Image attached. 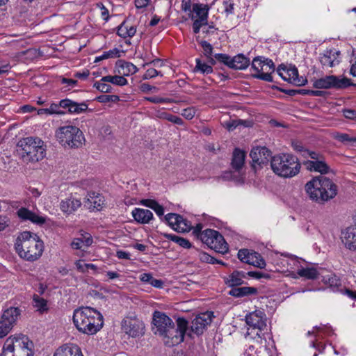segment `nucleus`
<instances>
[{"label":"nucleus","instance_id":"nucleus-38","mask_svg":"<svg viewBox=\"0 0 356 356\" xmlns=\"http://www.w3.org/2000/svg\"><path fill=\"white\" fill-rule=\"evenodd\" d=\"M298 274L300 277H305L309 280H315L320 278V273L318 270L314 267L312 268H302L298 270Z\"/></svg>","mask_w":356,"mask_h":356},{"label":"nucleus","instance_id":"nucleus-41","mask_svg":"<svg viewBox=\"0 0 356 356\" xmlns=\"http://www.w3.org/2000/svg\"><path fill=\"white\" fill-rule=\"evenodd\" d=\"M195 63L196 65L195 67L194 72H199L204 74H209L213 72L212 66L202 62L200 58H196Z\"/></svg>","mask_w":356,"mask_h":356},{"label":"nucleus","instance_id":"nucleus-17","mask_svg":"<svg viewBox=\"0 0 356 356\" xmlns=\"http://www.w3.org/2000/svg\"><path fill=\"white\" fill-rule=\"evenodd\" d=\"M238 258L243 263L259 268L266 267V261L258 252L248 249H241L238 252Z\"/></svg>","mask_w":356,"mask_h":356},{"label":"nucleus","instance_id":"nucleus-33","mask_svg":"<svg viewBox=\"0 0 356 356\" xmlns=\"http://www.w3.org/2000/svg\"><path fill=\"white\" fill-rule=\"evenodd\" d=\"M245 152L238 148H235L232 159V167L235 170H241L245 163Z\"/></svg>","mask_w":356,"mask_h":356},{"label":"nucleus","instance_id":"nucleus-50","mask_svg":"<svg viewBox=\"0 0 356 356\" xmlns=\"http://www.w3.org/2000/svg\"><path fill=\"white\" fill-rule=\"evenodd\" d=\"M200 44L203 49L204 56L207 58H210V56H211L213 54L212 45L205 40L201 41Z\"/></svg>","mask_w":356,"mask_h":356},{"label":"nucleus","instance_id":"nucleus-59","mask_svg":"<svg viewBox=\"0 0 356 356\" xmlns=\"http://www.w3.org/2000/svg\"><path fill=\"white\" fill-rule=\"evenodd\" d=\"M140 204L147 207H149L152 209L154 208V207L158 204V202L154 200L151 199H143L140 201Z\"/></svg>","mask_w":356,"mask_h":356},{"label":"nucleus","instance_id":"nucleus-19","mask_svg":"<svg viewBox=\"0 0 356 356\" xmlns=\"http://www.w3.org/2000/svg\"><path fill=\"white\" fill-rule=\"evenodd\" d=\"M122 330L131 337L142 336L144 333L145 326L142 321L130 318H124L122 321Z\"/></svg>","mask_w":356,"mask_h":356},{"label":"nucleus","instance_id":"nucleus-9","mask_svg":"<svg viewBox=\"0 0 356 356\" xmlns=\"http://www.w3.org/2000/svg\"><path fill=\"white\" fill-rule=\"evenodd\" d=\"M251 69L254 71L252 76L268 82H273L271 74L275 71V65L272 60L262 56L255 57L251 63Z\"/></svg>","mask_w":356,"mask_h":356},{"label":"nucleus","instance_id":"nucleus-44","mask_svg":"<svg viewBox=\"0 0 356 356\" xmlns=\"http://www.w3.org/2000/svg\"><path fill=\"white\" fill-rule=\"evenodd\" d=\"M152 109V115L154 117L168 120L169 114L168 113L165 111L164 108H156L153 107Z\"/></svg>","mask_w":356,"mask_h":356},{"label":"nucleus","instance_id":"nucleus-60","mask_svg":"<svg viewBox=\"0 0 356 356\" xmlns=\"http://www.w3.org/2000/svg\"><path fill=\"white\" fill-rule=\"evenodd\" d=\"M168 121L171 122L177 125H183L184 124V121L181 118L177 116V115H172L170 113L169 114Z\"/></svg>","mask_w":356,"mask_h":356},{"label":"nucleus","instance_id":"nucleus-51","mask_svg":"<svg viewBox=\"0 0 356 356\" xmlns=\"http://www.w3.org/2000/svg\"><path fill=\"white\" fill-rule=\"evenodd\" d=\"M156 76H162L163 74L161 73V72L156 70L154 68H149L146 70L145 73L144 74V75L143 76V79L147 80V79L154 78Z\"/></svg>","mask_w":356,"mask_h":356},{"label":"nucleus","instance_id":"nucleus-13","mask_svg":"<svg viewBox=\"0 0 356 356\" xmlns=\"http://www.w3.org/2000/svg\"><path fill=\"white\" fill-rule=\"evenodd\" d=\"M214 57L220 63L234 70H243L246 69L250 64V59L243 54H238L234 57H231L225 54H216Z\"/></svg>","mask_w":356,"mask_h":356},{"label":"nucleus","instance_id":"nucleus-55","mask_svg":"<svg viewBox=\"0 0 356 356\" xmlns=\"http://www.w3.org/2000/svg\"><path fill=\"white\" fill-rule=\"evenodd\" d=\"M207 24V21H204L202 19H195L193 24V29L195 33H198L200 32V28L203 25H206Z\"/></svg>","mask_w":356,"mask_h":356},{"label":"nucleus","instance_id":"nucleus-53","mask_svg":"<svg viewBox=\"0 0 356 356\" xmlns=\"http://www.w3.org/2000/svg\"><path fill=\"white\" fill-rule=\"evenodd\" d=\"M247 273L248 276H250L252 278L259 280L261 278L269 279L270 275L268 273H264L259 271H249Z\"/></svg>","mask_w":356,"mask_h":356},{"label":"nucleus","instance_id":"nucleus-47","mask_svg":"<svg viewBox=\"0 0 356 356\" xmlns=\"http://www.w3.org/2000/svg\"><path fill=\"white\" fill-rule=\"evenodd\" d=\"M241 124H243V121L241 120H229L223 123V126L228 131H233Z\"/></svg>","mask_w":356,"mask_h":356},{"label":"nucleus","instance_id":"nucleus-31","mask_svg":"<svg viewBox=\"0 0 356 356\" xmlns=\"http://www.w3.org/2000/svg\"><path fill=\"white\" fill-rule=\"evenodd\" d=\"M118 72L122 76H128L137 72L138 68L130 62L119 60L116 62Z\"/></svg>","mask_w":356,"mask_h":356},{"label":"nucleus","instance_id":"nucleus-62","mask_svg":"<svg viewBox=\"0 0 356 356\" xmlns=\"http://www.w3.org/2000/svg\"><path fill=\"white\" fill-rule=\"evenodd\" d=\"M153 277L150 273H143L140 275V280L144 283L150 284Z\"/></svg>","mask_w":356,"mask_h":356},{"label":"nucleus","instance_id":"nucleus-58","mask_svg":"<svg viewBox=\"0 0 356 356\" xmlns=\"http://www.w3.org/2000/svg\"><path fill=\"white\" fill-rule=\"evenodd\" d=\"M343 116L350 120H356V111L353 109H345L343 111Z\"/></svg>","mask_w":356,"mask_h":356},{"label":"nucleus","instance_id":"nucleus-6","mask_svg":"<svg viewBox=\"0 0 356 356\" xmlns=\"http://www.w3.org/2000/svg\"><path fill=\"white\" fill-rule=\"evenodd\" d=\"M270 166L275 175L284 178L295 177L300 172L301 168L298 159L291 154H279L273 156L270 160Z\"/></svg>","mask_w":356,"mask_h":356},{"label":"nucleus","instance_id":"nucleus-12","mask_svg":"<svg viewBox=\"0 0 356 356\" xmlns=\"http://www.w3.org/2000/svg\"><path fill=\"white\" fill-rule=\"evenodd\" d=\"M352 85L353 83H351L350 79L346 77L339 78L334 75L326 76L316 79L313 84L314 88L318 89H342L346 88Z\"/></svg>","mask_w":356,"mask_h":356},{"label":"nucleus","instance_id":"nucleus-32","mask_svg":"<svg viewBox=\"0 0 356 356\" xmlns=\"http://www.w3.org/2000/svg\"><path fill=\"white\" fill-rule=\"evenodd\" d=\"M136 32V27L134 25L129 24V20L126 19L118 27L117 34L122 38H131Z\"/></svg>","mask_w":356,"mask_h":356},{"label":"nucleus","instance_id":"nucleus-57","mask_svg":"<svg viewBox=\"0 0 356 356\" xmlns=\"http://www.w3.org/2000/svg\"><path fill=\"white\" fill-rule=\"evenodd\" d=\"M258 348H255L254 345H249L248 348L244 352V356H258Z\"/></svg>","mask_w":356,"mask_h":356},{"label":"nucleus","instance_id":"nucleus-28","mask_svg":"<svg viewBox=\"0 0 356 356\" xmlns=\"http://www.w3.org/2000/svg\"><path fill=\"white\" fill-rule=\"evenodd\" d=\"M342 241L346 248L356 251V225L346 229L343 233Z\"/></svg>","mask_w":356,"mask_h":356},{"label":"nucleus","instance_id":"nucleus-11","mask_svg":"<svg viewBox=\"0 0 356 356\" xmlns=\"http://www.w3.org/2000/svg\"><path fill=\"white\" fill-rule=\"evenodd\" d=\"M21 315V309L10 307L6 309L0 318V338L6 337L16 324Z\"/></svg>","mask_w":356,"mask_h":356},{"label":"nucleus","instance_id":"nucleus-3","mask_svg":"<svg viewBox=\"0 0 356 356\" xmlns=\"http://www.w3.org/2000/svg\"><path fill=\"white\" fill-rule=\"evenodd\" d=\"M15 248L22 259L34 261L42 254L44 243L36 234L26 231L21 232L17 237Z\"/></svg>","mask_w":356,"mask_h":356},{"label":"nucleus","instance_id":"nucleus-21","mask_svg":"<svg viewBox=\"0 0 356 356\" xmlns=\"http://www.w3.org/2000/svg\"><path fill=\"white\" fill-rule=\"evenodd\" d=\"M164 220L177 232H184L188 229L186 220L179 214L169 213L164 216Z\"/></svg>","mask_w":356,"mask_h":356},{"label":"nucleus","instance_id":"nucleus-16","mask_svg":"<svg viewBox=\"0 0 356 356\" xmlns=\"http://www.w3.org/2000/svg\"><path fill=\"white\" fill-rule=\"evenodd\" d=\"M277 72L283 80L297 86H303L307 82L306 79L299 78L298 69L295 66L287 68L282 64L277 67Z\"/></svg>","mask_w":356,"mask_h":356},{"label":"nucleus","instance_id":"nucleus-34","mask_svg":"<svg viewBox=\"0 0 356 356\" xmlns=\"http://www.w3.org/2000/svg\"><path fill=\"white\" fill-rule=\"evenodd\" d=\"M258 293V289L252 286H243L232 289L229 294L233 297L241 298L243 296L255 295Z\"/></svg>","mask_w":356,"mask_h":356},{"label":"nucleus","instance_id":"nucleus-29","mask_svg":"<svg viewBox=\"0 0 356 356\" xmlns=\"http://www.w3.org/2000/svg\"><path fill=\"white\" fill-rule=\"evenodd\" d=\"M247 277V273L244 271L234 270L225 279L226 284L233 288H236L243 284V280Z\"/></svg>","mask_w":356,"mask_h":356},{"label":"nucleus","instance_id":"nucleus-5","mask_svg":"<svg viewBox=\"0 0 356 356\" xmlns=\"http://www.w3.org/2000/svg\"><path fill=\"white\" fill-rule=\"evenodd\" d=\"M35 346L29 338L23 334L11 335L2 346L0 356H34Z\"/></svg>","mask_w":356,"mask_h":356},{"label":"nucleus","instance_id":"nucleus-49","mask_svg":"<svg viewBox=\"0 0 356 356\" xmlns=\"http://www.w3.org/2000/svg\"><path fill=\"white\" fill-rule=\"evenodd\" d=\"M196 112H197L196 108L193 107V106H191V107H188V108L182 110L181 114L186 120H192L195 117Z\"/></svg>","mask_w":356,"mask_h":356},{"label":"nucleus","instance_id":"nucleus-35","mask_svg":"<svg viewBox=\"0 0 356 356\" xmlns=\"http://www.w3.org/2000/svg\"><path fill=\"white\" fill-rule=\"evenodd\" d=\"M321 280L325 284L327 285L333 291L339 290V288L341 285V280L339 279V277L332 273H329L325 276H322Z\"/></svg>","mask_w":356,"mask_h":356},{"label":"nucleus","instance_id":"nucleus-56","mask_svg":"<svg viewBox=\"0 0 356 356\" xmlns=\"http://www.w3.org/2000/svg\"><path fill=\"white\" fill-rule=\"evenodd\" d=\"M140 90L143 92H148L150 91L156 92H158L159 88L155 86H152L149 85V83H143L140 85Z\"/></svg>","mask_w":356,"mask_h":356},{"label":"nucleus","instance_id":"nucleus-42","mask_svg":"<svg viewBox=\"0 0 356 356\" xmlns=\"http://www.w3.org/2000/svg\"><path fill=\"white\" fill-rule=\"evenodd\" d=\"M332 138L341 143H356V138L352 137L348 134L345 133H340V132H334L332 134Z\"/></svg>","mask_w":356,"mask_h":356},{"label":"nucleus","instance_id":"nucleus-7","mask_svg":"<svg viewBox=\"0 0 356 356\" xmlns=\"http://www.w3.org/2000/svg\"><path fill=\"white\" fill-rule=\"evenodd\" d=\"M17 152L24 162H37L46 154L44 142L39 138L27 137L17 143Z\"/></svg>","mask_w":356,"mask_h":356},{"label":"nucleus","instance_id":"nucleus-20","mask_svg":"<svg viewBox=\"0 0 356 356\" xmlns=\"http://www.w3.org/2000/svg\"><path fill=\"white\" fill-rule=\"evenodd\" d=\"M212 312H207L197 316L192 321L191 330L197 335L202 334L207 325L211 323Z\"/></svg>","mask_w":356,"mask_h":356},{"label":"nucleus","instance_id":"nucleus-64","mask_svg":"<svg viewBox=\"0 0 356 356\" xmlns=\"http://www.w3.org/2000/svg\"><path fill=\"white\" fill-rule=\"evenodd\" d=\"M120 51L118 48H113L108 51L106 54H108V57L109 58H119L120 57Z\"/></svg>","mask_w":356,"mask_h":356},{"label":"nucleus","instance_id":"nucleus-45","mask_svg":"<svg viewBox=\"0 0 356 356\" xmlns=\"http://www.w3.org/2000/svg\"><path fill=\"white\" fill-rule=\"evenodd\" d=\"M145 99L154 103V104H160V103H174L175 101L170 98H163V97H159L157 96L154 97H145Z\"/></svg>","mask_w":356,"mask_h":356},{"label":"nucleus","instance_id":"nucleus-15","mask_svg":"<svg viewBox=\"0 0 356 356\" xmlns=\"http://www.w3.org/2000/svg\"><path fill=\"white\" fill-rule=\"evenodd\" d=\"M305 152L312 160H308L303 163L306 169L309 171L318 172L321 174H326L329 171V166L327 165L323 154L314 152L306 150Z\"/></svg>","mask_w":356,"mask_h":356},{"label":"nucleus","instance_id":"nucleus-52","mask_svg":"<svg viewBox=\"0 0 356 356\" xmlns=\"http://www.w3.org/2000/svg\"><path fill=\"white\" fill-rule=\"evenodd\" d=\"M235 3L233 0H225L223 1L224 10L227 15L234 13Z\"/></svg>","mask_w":356,"mask_h":356},{"label":"nucleus","instance_id":"nucleus-27","mask_svg":"<svg viewBox=\"0 0 356 356\" xmlns=\"http://www.w3.org/2000/svg\"><path fill=\"white\" fill-rule=\"evenodd\" d=\"M54 356H83L81 348L76 344H65L59 347Z\"/></svg>","mask_w":356,"mask_h":356},{"label":"nucleus","instance_id":"nucleus-1","mask_svg":"<svg viewBox=\"0 0 356 356\" xmlns=\"http://www.w3.org/2000/svg\"><path fill=\"white\" fill-rule=\"evenodd\" d=\"M153 332L160 336L168 346H174L184 341L188 327V321L178 318L177 325L164 312L154 311L152 314Z\"/></svg>","mask_w":356,"mask_h":356},{"label":"nucleus","instance_id":"nucleus-48","mask_svg":"<svg viewBox=\"0 0 356 356\" xmlns=\"http://www.w3.org/2000/svg\"><path fill=\"white\" fill-rule=\"evenodd\" d=\"M197 257L198 259L205 263L215 264V261H216V259L211 257L209 254L204 252H197Z\"/></svg>","mask_w":356,"mask_h":356},{"label":"nucleus","instance_id":"nucleus-24","mask_svg":"<svg viewBox=\"0 0 356 356\" xmlns=\"http://www.w3.org/2000/svg\"><path fill=\"white\" fill-rule=\"evenodd\" d=\"M60 106L63 108H67L68 111L71 113L79 114L88 109V104L86 103H76L69 99L60 100Z\"/></svg>","mask_w":356,"mask_h":356},{"label":"nucleus","instance_id":"nucleus-46","mask_svg":"<svg viewBox=\"0 0 356 356\" xmlns=\"http://www.w3.org/2000/svg\"><path fill=\"white\" fill-rule=\"evenodd\" d=\"M93 87L98 90L99 91H100L101 92L104 93H108L111 92L112 90V87L109 84H107L106 83V82L103 81H96L94 83Z\"/></svg>","mask_w":356,"mask_h":356},{"label":"nucleus","instance_id":"nucleus-30","mask_svg":"<svg viewBox=\"0 0 356 356\" xmlns=\"http://www.w3.org/2000/svg\"><path fill=\"white\" fill-rule=\"evenodd\" d=\"M131 214L134 220L140 224H147L153 219V213L148 209L135 208Z\"/></svg>","mask_w":356,"mask_h":356},{"label":"nucleus","instance_id":"nucleus-18","mask_svg":"<svg viewBox=\"0 0 356 356\" xmlns=\"http://www.w3.org/2000/svg\"><path fill=\"white\" fill-rule=\"evenodd\" d=\"M250 156L252 159V166L256 168V165L261 167L266 165L271 156V152L266 147H253L250 153Z\"/></svg>","mask_w":356,"mask_h":356},{"label":"nucleus","instance_id":"nucleus-39","mask_svg":"<svg viewBox=\"0 0 356 356\" xmlns=\"http://www.w3.org/2000/svg\"><path fill=\"white\" fill-rule=\"evenodd\" d=\"M193 11L195 13L198 19L207 21L209 8L207 5L194 3L193 5Z\"/></svg>","mask_w":356,"mask_h":356},{"label":"nucleus","instance_id":"nucleus-54","mask_svg":"<svg viewBox=\"0 0 356 356\" xmlns=\"http://www.w3.org/2000/svg\"><path fill=\"white\" fill-rule=\"evenodd\" d=\"M61 106H60V103L58 104H51L49 108H47L48 110V115L51 114H63L64 113L62 112L60 110V108Z\"/></svg>","mask_w":356,"mask_h":356},{"label":"nucleus","instance_id":"nucleus-37","mask_svg":"<svg viewBox=\"0 0 356 356\" xmlns=\"http://www.w3.org/2000/svg\"><path fill=\"white\" fill-rule=\"evenodd\" d=\"M33 306L40 314L47 312L49 309L47 306V301L43 298H41L38 294H34L33 296Z\"/></svg>","mask_w":356,"mask_h":356},{"label":"nucleus","instance_id":"nucleus-25","mask_svg":"<svg viewBox=\"0 0 356 356\" xmlns=\"http://www.w3.org/2000/svg\"><path fill=\"white\" fill-rule=\"evenodd\" d=\"M17 214L22 220H30L37 225H42L45 222V218L40 216L24 207H22L18 209Z\"/></svg>","mask_w":356,"mask_h":356},{"label":"nucleus","instance_id":"nucleus-2","mask_svg":"<svg viewBox=\"0 0 356 356\" xmlns=\"http://www.w3.org/2000/svg\"><path fill=\"white\" fill-rule=\"evenodd\" d=\"M73 322L79 332L88 335L96 334L104 325L102 314L90 307L75 309Z\"/></svg>","mask_w":356,"mask_h":356},{"label":"nucleus","instance_id":"nucleus-22","mask_svg":"<svg viewBox=\"0 0 356 356\" xmlns=\"http://www.w3.org/2000/svg\"><path fill=\"white\" fill-rule=\"evenodd\" d=\"M340 54L339 51L335 49L326 50L320 56V62L323 67H332L339 63L338 57Z\"/></svg>","mask_w":356,"mask_h":356},{"label":"nucleus","instance_id":"nucleus-26","mask_svg":"<svg viewBox=\"0 0 356 356\" xmlns=\"http://www.w3.org/2000/svg\"><path fill=\"white\" fill-rule=\"evenodd\" d=\"M81 206V202L79 199L70 196L60 203L61 211L66 214H71L76 211Z\"/></svg>","mask_w":356,"mask_h":356},{"label":"nucleus","instance_id":"nucleus-43","mask_svg":"<svg viewBox=\"0 0 356 356\" xmlns=\"http://www.w3.org/2000/svg\"><path fill=\"white\" fill-rule=\"evenodd\" d=\"M95 100L99 103L118 102L120 97L115 95H102L95 98Z\"/></svg>","mask_w":356,"mask_h":356},{"label":"nucleus","instance_id":"nucleus-4","mask_svg":"<svg viewBox=\"0 0 356 356\" xmlns=\"http://www.w3.org/2000/svg\"><path fill=\"white\" fill-rule=\"evenodd\" d=\"M305 191L312 200L324 203L337 195V186L329 178L320 175L306 184Z\"/></svg>","mask_w":356,"mask_h":356},{"label":"nucleus","instance_id":"nucleus-14","mask_svg":"<svg viewBox=\"0 0 356 356\" xmlns=\"http://www.w3.org/2000/svg\"><path fill=\"white\" fill-rule=\"evenodd\" d=\"M266 314L264 312L261 310H255L246 315L245 316V322L246 323L252 327L253 329H257L258 331L256 333L257 336V339L254 340L257 343H262V337L261 335V332L263 330H264L266 327Z\"/></svg>","mask_w":356,"mask_h":356},{"label":"nucleus","instance_id":"nucleus-36","mask_svg":"<svg viewBox=\"0 0 356 356\" xmlns=\"http://www.w3.org/2000/svg\"><path fill=\"white\" fill-rule=\"evenodd\" d=\"M163 236L165 238L176 243L181 248L189 249L192 247L191 242L188 239L179 236L165 233L163 234Z\"/></svg>","mask_w":356,"mask_h":356},{"label":"nucleus","instance_id":"nucleus-61","mask_svg":"<svg viewBox=\"0 0 356 356\" xmlns=\"http://www.w3.org/2000/svg\"><path fill=\"white\" fill-rule=\"evenodd\" d=\"M77 270L80 273H85L87 272L86 264H83V260H78L75 262Z\"/></svg>","mask_w":356,"mask_h":356},{"label":"nucleus","instance_id":"nucleus-63","mask_svg":"<svg viewBox=\"0 0 356 356\" xmlns=\"http://www.w3.org/2000/svg\"><path fill=\"white\" fill-rule=\"evenodd\" d=\"M83 240L82 238H75L71 243V247L75 250H79L82 248Z\"/></svg>","mask_w":356,"mask_h":356},{"label":"nucleus","instance_id":"nucleus-23","mask_svg":"<svg viewBox=\"0 0 356 356\" xmlns=\"http://www.w3.org/2000/svg\"><path fill=\"white\" fill-rule=\"evenodd\" d=\"M104 204V197L95 192H90L88 193L87 200L85 202V207L90 211H100Z\"/></svg>","mask_w":356,"mask_h":356},{"label":"nucleus","instance_id":"nucleus-40","mask_svg":"<svg viewBox=\"0 0 356 356\" xmlns=\"http://www.w3.org/2000/svg\"><path fill=\"white\" fill-rule=\"evenodd\" d=\"M101 81L109 82L119 86H124L128 83L127 80L122 76H105L101 79Z\"/></svg>","mask_w":356,"mask_h":356},{"label":"nucleus","instance_id":"nucleus-10","mask_svg":"<svg viewBox=\"0 0 356 356\" xmlns=\"http://www.w3.org/2000/svg\"><path fill=\"white\" fill-rule=\"evenodd\" d=\"M200 241L209 248L222 254L229 250L228 244L224 237L216 230L207 229L200 234Z\"/></svg>","mask_w":356,"mask_h":356},{"label":"nucleus","instance_id":"nucleus-8","mask_svg":"<svg viewBox=\"0 0 356 356\" xmlns=\"http://www.w3.org/2000/svg\"><path fill=\"white\" fill-rule=\"evenodd\" d=\"M58 143L65 148H79L85 142L83 132L76 126H63L56 131Z\"/></svg>","mask_w":356,"mask_h":356}]
</instances>
